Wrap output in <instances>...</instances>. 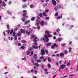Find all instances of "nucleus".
<instances>
[{
  "mask_svg": "<svg viewBox=\"0 0 78 78\" xmlns=\"http://www.w3.org/2000/svg\"><path fill=\"white\" fill-rule=\"evenodd\" d=\"M45 34H47V36L46 35H45L44 37L45 38V39H46L47 42H48V41H49L48 37H53V36L51 34H50V32L48 30H46L45 31Z\"/></svg>",
  "mask_w": 78,
  "mask_h": 78,
  "instance_id": "obj_1",
  "label": "nucleus"
},
{
  "mask_svg": "<svg viewBox=\"0 0 78 78\" xmlns=\"http://www.w3.org/2000/svg\"><path fill=\"white\" fill-rule=\"evenodd\" d=\"M25 32L27 34V36H30V34L31 33V31H29L28 32V30H27L26 31L25 30H21V33H24V34H25Z\"/></svg>",
  "mask_w": 78,
  "mask_h": 78,
  "instance_id": "obj_2",
  "label": "nucleus"
},
{
  "mask_svg": "<svg viewBox=\"0 0 78 78\" xmlns=\"http://www.w3.org/2000/svg\"><path fill=\"white\" fill-rule=\"evenodd\" d=\"M41 54L42 55V56H44L45 53V50L44 49L41 50Z\"/></svg>",
  "mask_w": 78,
  "mask_h": 78,
  "instance_id": "obj_3",
  "label": "nucleus"
},
{
  "mask_svg": "<svg viewBox=\"0 0 78 78\" xmlns=\"http://www.w3.org/2000/svg\"><path fill=\"white\" fill-rule=\"evenodd\" d=\"M52 2L53 5L55 6L56 5V2L55 0H52Z\"/></svg>",
  "mask_w": 78,
  "mask_h": 78,
  "instance_id": "obj_4",
  "label": "nucleus"
},
{
  "mask_svg": "<svg viewBox=\"0 0 78 78\" xmlns=\"http://www.w3.org/2000/svg\"><path fill=\"white\" fill-rule=\"evenodd\" d=\"M66 67V65H63L60 66V67L61 69H63Z\"/></svg>",
  "mask_w": 78,
  "mask_h": 78,
  "instance_id": "obj_5",
  "label": "nucleus"
},
{
  "mask_svg": "<svg viewBox=\"0 0 78 78\" xmlns=\"http://www.w3.org/2000/svg\"><path fill=\"white\" fill-rule=\"evenodd\" d=\"M44 24L45 23H44V20L41 21V25L42 26H44Z\"/></svg>",
  "mask_w": 78,
  "mask_h": 78,
  "instance_id": "obj_6",
  "label": "nucleus"
},
{
  "mask_svg": "<svg viewBox=\"0 0 78 78\" xmlns=\"http://www.w3.org/2000/svg\"><path fill=\"white\" fill-rule=\"evenodd\" d=\"M37 37H35L33 40L34 42H37Z\"/></svg>",
  "mask_w": 78,
  "mask_h": 78,
  "instance_id": "obj_7",
  "label": "nucleus"
},
{
  "mask_svg": "<svg viewBox=\"0 0 78 78\" xmlns=\"http://www.w3.org/2000/svg\"><path fill=\"white\" fill-rule=\"evenodd\" d=\"M30 22V20H28L27 21L25 22L24 23V25H27L28 23Z\"/></svg>",
  "mask_w": 78,
  "mask_h": 78,
  "instance_id": "obj_8",
  "label": "nucleus"
},
{
  "mask_svg": "<svg viewBox=\"0 0 78 78\" xmlns=\"http://www.w3.org/2000/svg\"><path fill=\"white\" fill-rule=\"evenodd\" d=\"M62 14L61 15V16H58L57 17V19L58 20V19H62Z\"/></svg>",
  "mask_w": 78,
  "mask_h": 78,
  "instance_id": "obj_9",
  "label": "nucleus"
},
{
  "mask_svg": "<svg viewBox=\"0 0 78 78\" xmlns=\"http://www.w3.org/2000/svg\"><path fill=\"white\" fill-rule=\"evenodd\" d=\"M32 48H33L34 49H38V47L35 45L32 46Z\"/></svg>",
  "mask_w": 78,
  "mask_h": 78,
  "instance_id": "obj_10",
  "label": "nucleus"
},
{
  "mask_svg": "<svg viewBox=\"0 0 78 78\" xmlns=\"http://www.w3.org/2000/svg\"><path fill=\"white\" fill-rule=\"evenodd\" d=\"M34 66H37V67H39V63H35L34 64Z\"/></svg>",
  "mask_w": 78,
  "mask_h": 78,
  "instance_id": "obj_11",
  "label": "nucleus"
},
{
  "mask_svg": "<svg viewBox=\"0 0 78 78\" xmlns=\"http://www.w3.org/2000/svg\"><path fill=\"white\" fill-rule=\"evenodd\" d=\"M51 44H52L51 43H47L46 44V46L47 47H50V46L51 45Z\"/></svg>",
  "mask_w": 78,
  "mask_h": 78,
  "instance_id": "obj_12",
  "label": "nucleus"
},
{
  "mask_svg": "<svg viewBox=\"0 0 78 78\" xmlns=\"http://www.w3.org/2000/svg\"><path fill=\"white\" fill-rule=\"evenodd\" d=\"M34 58L35 59V60L37 59V55L36 54H34Z\"/></svg>",
  "mask_w": 78,
  "mask_h": 78,
  "instance_id": "obj_13",
  "label": "nucleus"
},
{
  "mask_svg": "<svg viewBox=\"0 0 78 78\" xmlns=\"http://www.w3.org/2000/svg\"><path fill=\"white\" fill-rule=\"evenodd\" d=\"M21 42L22 43H23V44H26V43H27V41L25 40H21Z\"/></svg>",
  "mask_w": 78,
  "mask_h": 78,
  "instance_id": "obj_14",
  "label": "nucleus"
},
{
  "mask_svg": "<svg viewBox=\"0 0 78 78\" xmlns=\"http://www.w3.org/2000/svg\"><path fill=\"white\" fill-rule=\"evenodd\" d=\"M25 20H26V18H23L21 19V20L23 22H25Z\"/></svg>",
  "mask_w": 78,
  "mask_h": 78,
  "instance_id": "obj_15",
  "label": "nucleus"
},
{
  "mask_svg": "<svg viewBox=\"0 0 78 78\" xmlns=\"http://www.w3.org/2000/svg\"><path fill=\"white\" fill-rule=\"evenodd\" d=\"M60 56L61 57H64V54L63 53H61L60 54Z\"/></svg>",
  "mask_w": 78,
  "mask_h": 78,
  "instance_id": "obj_16",
  "label": "nucleus"
},
{
  "mask_svg": "<svg viewBox=\"0 0 78 78\" xmlns=\"http://www.w3.org/2000/svg\"><path fill=\"white\" fill-rule=\"evenodd\" d=\"M36 37V36H35L34 34H33L31 36V37L30 38V39H33V38H34V37Z\"/></svg>",
  "mask_w": 78,
  "mask_h": 78,
  "instance_id": "obj_17",
  "label": "nucleus"
},
{
  "mask_svg": "<svg viewBox=\"0 0 78 78\" xmlns=\"http://www.w3.org/2000/svg\"><path fill=\"white\" fill-rule=\"evenodd\" d=\"M48 62H51V58L50 57H48Z\"/></svg>",
  "mask_w": 78,
  "mask_h": 78,
  "instance_id": "obj_18",
  "label": "nucleus"
},
{
  "mask_svg": "<svg viewBox=\"0 0 78 78\" xmlns=\"http://www.w3.org/2000/svg\"><path fill=\"white\" fill-rule=\"evenodd\" d=\"M2 4L3 5H2V6H6V4L4 2H2Z\"/></svg>",
  "mask_w": 78,
  "mask_h": 78,
  "instance_id": "obj_19",
  "label": "nucleus"
},
{
  "mask_svg": "<svg viewBox=\"0 0 78 78\" xmlns=\"http://www.w3.org/2000/svg\"><path fill=\"white\" fill-rule=\"evenodd\" d=\"M54 45L55 47L56 48H57V47H58V44H56V43H54Z\"/></svg>",
  "mask_w": 78,
  "mask_h": 78,
  "instance_id": "obj_20",
  "label": "nucleus"
},
{
  "mask_svg": "<svg viewBox=\"0 0 78 78\" xmlns=\"http://www.w3.org/2000/svg\"><path fill=\"white\" fill-rule=\"evenodd\" d=\"M44 52H45L46 55H47L48 53V50H44Z\"/></svg>",
  "mask_w": 78,
  "mask_h": 78,
  "instance_id": "obj_21",
  "label": "nucleus"
},
{
  "mask_svg": "<svg viewBox=\"0 0 78 78\" xmlns=\"http://www.w3.org/2000/svg\"><path fill=\"white\" fill-rule=\"evenodd\" d=\"M13 31H14V29H12L11 31L10 32V34L11 35V34H12V33H13Z\"/></svg>",
  "mask_w": 78,
  "mask_h": 78,
  "instance_id": "obj_22",
  "label": "nucleus"
},
{
  "mask_svg": "<svg viewBox=\"0 0 78 78\" xmlns=\"http://www.w3.org/2000/svg\"><path fill=\"white\" fill-rule=\"evenodd\" d=\"M35 20V17H33L31 18V20L32 21H34Z\"/></svg>",
  "mask_w": 78,
  "mask_h": 78,
  "instance_id": "obj_23",
  "label": "nucleus"
},
{
  "mask_svg": "<svg viewBox=\"0 0 78 78\" xmlns=\"http://www.w3.org/2000/svg\"><path fill=\"white\" fill-rule=\"evenodd\" d=\"M42 14H43V16H45V17H47V15H46V13H45V12H43Z\"/></svg>",
  "mask_w": 78,
  "mask_h": 78,
  "instance_id": "obj_24",
  "label": "nucleus"
},
{
  "mask_svg": "<svg viewBox=\"0 0 78 78\" xmlns=\"http://www.w3.org/2000/svg\"><path fill=\"white\" fill-rule=\"evenodd\" d=\"M62 40V38H58L57 39V41H58V42H60Z\"/></svg>",
  "mask_w": 78,
  "mask_h": 78,
  "instance_id": "obj_25",
  "label": "nucleus"
},
{
  "mask_svg": "<svg viewBox=\"0 0 78 78\" xmlns=\"http://www.w3.org/2000/svg\"><path fill=\"white\" fill-rule=\"evenodd\" d=\"M68 49L69 50V53H70V52H71V50H72V48L69 47L68 48Z\"/></svg>",
  "mask_w": 78,
  "mask_h": 78,
  "instance_id": "obj_26",
  "label": "nucleus"
},
{
  "mask_svg": "<svg viewBox=\"0 0 78 78\" xmlns=\"http://www.w3.org/2000/svg\"><path fill=\"white\" fill-rule=\"evenodd\" d=\"M16 35V32L15 31H14L13 33V37L15 36Z\"/></svg>",
  "mask_w": 78,
  "mask_h": 78,
  "instance_id": "obj_27",
  "label": "nucleus"
},
{
  "mask_svg": "<svg viewBox=\"0 0 78 78\" xmlns=\"http://www.w3.org/2000/svg\"><path fill=\"white\" fill-rule=\"evenodd\" d=\"M30 7L31 8H34V5L32 4H31L30 5Z\"/></svg>",
  "mask_w": 78,
  "mask_h": 78,
  "instance_id": "obj_28",
  "label": "nucleus"
},
{
  "mask_svg": "<svg viewBox=\"0 0 78 78\" xmlns=\"http://www.w3.org/2000/svg\"><path fill=\"white\" fill-rule=\"evenodd\" d=\"M48 67L49 68H51V65H50V64L49 63L48 64Z\"/></svg>",
  "mask_w": 78,
  "mask_h": 78,
  "instance_id": "obj_29",
  "label": "nucleus"
},
{
  "mask_svg": "<svg viewBox=\"0 0 78 78\" xmlns=\"http://www.w3.org/2000/svg\"><path fill=\"white\" fill-rule=\"evenodd\" d=\"M39 15V16L41 17H43V16H42V13H40Z\"/></svg>",
  "mask_w": 78,
  "mask_h": 78,
  "instance_id": "obj_30",
  "label": "nucleus"
},
{
  "mask_svg": "<svg viewBox=\"0 0 78 78\" xmlns=\"http://www.w3.org/2000/svg\"><path fill=\"white\" fill-rule=\"evenodd\" d=\"M11 31L10 30H8V31L7 30L6 32H7V34H9L10 33V32Z\"/></svg>",
  "mask_w": 78,
  "mask_h": 78,
  "instance_id": "obj_31",
  "label": "nucleus"
},
{
  "mask_svg": "<svg viewBox=\"0 0 78 78\" xmlns=\"http://www.w3.org/2000/svg\"><path fill=\"white\" fill-rule=\"evenodd\" d=\"M20 48L23 49V50H24V49H25V47L23 46H22L20 47Z\"/></svg>",
  "mask_w": 78,
  "mask_h": 78,
  "instance_id": "obj_32",
  "label": "nucleus"
},
{
  "mask_svg": "<svg viewBox=\"0 0 78 78\" xmlns=\"http://www.w3.org/2000/svg\"><path fill=\"white\" fill-rule=\"evenodd\" d=\"M37 62H41V61L39 59H38L37 60Z\"/></svg>",
  "mask_w": 78,
  "mask_h": 78,
  "instance_id": "obj_33",
  "label": "nucleus"
},
{
  "mask_svg": "<svg viewBox=\"0 0 78 78\" xmlns=\"http://www.w3.org/2000/svg\"><path fill=\"white\" fill-rule=\"evenodd\" d=\"M51 48L52 49H54V48H55V46L53 45H52L51 46Z\"/></svg>",
  "mask_w": 78,
  "mask_h": 78,
  "instance_id": "obj_34",
  "label": "nucleus"
},
{
  "mask_svg": "<svg viewBox=\"0 0 78 78\" xmlns=\"http://www.w3.org/2000/svg\"><path fill=\"white\" fill-rule=\"evenodd\" d=\"M49 12V10L48 9H46L45 10V12Z\"/></svg>",
  "mask_w": 78,
  "mask_h": 78,
  "instance_id": "obj_35",
  "label": "nucleus"
},
{
  "mask_svg": "<svg viewBox=\"0 0 78 78\" xmlns=\"http://www.w3.org/2000/svg\"><path fill=\"white\" fill-rule=\"evenodd\" d=\"M47 60V59L46 58H44L43 59V61L44 62H45Z\"/></svg>",
  "mask_w": 78,
  "mask_h": 78,
  "instance_id": "obj_36",
  "label": "nucleus"
},
{
  "mask_svg": "<svg viewBox=\"0 0 78 78\" xmlns=\"http://www.w3.org/2000/svg\"><path fill=\"white\" fill-rule=\"evenodd\" d=\"M64 53L65 55H67V51L65 50L64 51Z\"/></svg>",
  "mask_w": 78,
  "mask_h": 78,
  "instance_id": "obj_37",
  "label": "nucleus"
},
{
  "mask_svg": "<svg viewBox=\"0 0 78 78\" xmlns=\"http://www.w3.org/2000/svg\"><path fill=\"white\" fill-rule=\"evenodd\" d=\"M33 44L34 45H36V46H37V45H38L37 43H36L35 42H34V43Z\"/></svg>",
  "mask_w": 78,
  "mask_h": 78,
  "instance_id": "obj_38",
  "label": "nucleus"
},
{
  "mask_svg": "<svg viewBox=\"0 0 78 78\" xmlns=\"http://www.w3.org/2000/svg\"><path fill=\"white\" fill-rule=\"evenodd\" d=\"M44 56H41L40 57V59H44Z\"/></svg>",
  "mask_w": 78,
  "mask_h": 78,
  "instance_id": "obj_39",
  "label": "nucleus"
},
{
  "mask_svg": "<svg viewBox=\"0 0 78 78\" xmlns=\"http://www.w3.org/2000/svg\"><path fill=\"white\" fill-rule=\"evenodd\" d=\"M21 33H20V34H19L18 33L17 34V35L18 36H21Z\"/></svg>",
  "mask_w": 78,
  "mask_h": 78,
  "instance_id": "obj_40",
  "label": "nucleus"
},
{
  "mask_svg": "<svg viewBox=\"0 0 78 78\" xmlns=\"http://www.w3.org/2000/svg\"><path fill=\"white\" fill-rule=\"evenodd\" d=\"M58 12H57L56 13H55V16H58Z\"/></svg>",
  "mask_w": 78,
  "mask_h": 78,
  "instance_id": "obj_41",
  "label": "nucleus"
},
{
  "mask_svg": "<svg viewBox=\"0 0 78 78\" xmlns=\"http://www.w3.org/2000/svg\"><path fill=\"white\" fill-rule=\"evenodd\" d=\"M23 16H24V17H26V16H27L26 13H24L23 15Z\"/></svg>",
  "mask_w": 78,
  "mask_h": 78,
  "instance_id": "obj_42",
  "label": "nucleus"
},
{
  "mask_svg": "<svg viewBox=\"0 0 78 78\" xmlns=\"http://www.w3.org/2000/svg\"><path fill=\"white\" fill-rule=\"evenodd\" d=\"M17 36H16L15 37L14 39H15V40L16 41H17Z\"/></svg>",
  "mask_w": 78,
  "mask_h": 78,
  "instance_id": "obj_43",
  "label": "nucleus"
},
{
  "mask_svg": "<svg viewBox=\"0 0 78 78\" xmlns=\"http://www.w3.org/2000/svg\"><path fill=\"white\" fill-rule=\"evenodd\" d=\"M7 12L9 14H11V12H9V11H7Z\"/></svg>",
  "mask_w": 78,
  "mask_h": 78,
  "instance_id": "obj_44",
  "label": "nucleus"
},
{
  "mask_svg": "<svg viewBox=\"0 0 78 78\" xmlns=\"http://www.w3.org/2000/svg\"><path fill=\"white\" fill-rule=\"evenodd\" d=\"M60 30V29H58V30H56V31H57L58 33H59V31Z\"/></svg>",
  "mask_w": 78,
  "mask_h": 78,
  "instance_id": "obj_45",
  "label": "nucleus"
},
{
  "mask_svg": "<svg viewBox=\"0 0 78 78\" xmlns=\"http://www.w3.org/2000/svg\"><path fill=\"white\" fill-rule=\"evenodd\" d=\"M65 45H66V44H65V43H63L61 44L62 46H63V47H64Z\"/></svg>",
  "mask_w": 78,
  "mask_h": 78,
  "instance_id": "obj_46",
  "label": "nucleus"
},
{
  "mask_svg": "<svg viewBox=\"0 0 78 78\" xmlns=\"http://www.w3.org/2000/svg\"><path fill=\"white\" fill-rule=\"evenodd\" d=\"M27 55H30V51H27Z\"/></svg>",
  "mask_w": 78,
  "mask_h": 78,
  "instance_id": "obj_47",
  "label": "nucleus"
},
{
  "mask_svg": "<svg viewBox=\"0 0 78 78\" xmlns=\"http://www.w3.org/2000/svg\"><path fill=\"white\" fill-rule=\"evenodd\" d=\"M22 12H25V13H26L27 12V11H26V10H23L22 11Z\"/></svg>",
  "mask_w": 78,
  "mask_h": 78,
  "instance_id": "obj_48",
  "label": "nucleus"
},
{
  "mask_svg": "<svg viewBox=\"0 0 78 78\" xmlns=\"http://www.w3.org/2000/svg\"><path fill=\"white\" fill-rule=\"evenodd\" d=\"M39 23L37 22L35 23V25L36 26L39 25Z\"/></svg>",
  "mask_w": 78,
  "mask_h": 78,
  "instance_id": "obj_49",
  "label": "nucleus"
},
{
  "mask_svg": "<svg viewBox=\"0 0 78 78\" xmlns=\"http://www.w3.org/2000/svg\"><path fill=\"white\" fill-rule=\"evenodd\" d=\"M18 45L19 47H20V46H21V45H22V44L19 43H18Z\"/></svg>",
  "mask_w": 78,
  "mask_h": 78,
  "instance_id": "obj_50",
  "label": "nucleus"
},
{
  "mask_svg": "<svg viewBox=\"0 0 78 78\" xmlns=\"http://www.w3.org/2000/svg\"><path fill=\"white\" fill-rule=\"evenodd\" d=\"M29 50L30 51H31V50H32V48H29Z\"/></svg>",
  "mask_w": 78,
  "mask_h": 78,
  "instance_id": "obj_51",
  "label": "nucleus"
},
{
  "mask_svg": "<svg viewBox=\"0 0 78 78\" xmlns=\"http://www.w3.org/2000/svg\"><path fill=\"white\" fill-rule=\"evenodd\" d=\"M41 67L42 69H44V66L43 65H41Z\"/></svg>",
  "mask_w": 78,
  "mask_h": 78,
  "instance_id": "obj_52",
  "label": "nucleus"
},
{
  "mask_svg": "<svg viewBox=\"0 0 78 78\" xmlns=\"http://www.w3.org/2000/svg\"><path fill=\"white\" fill-rule=\"evenodd\" d=\"M49 18L48 17H47L45 18L46 20H47V19H49Z\"/></svg>",
  "mask_w": 78,
  "mask_h": 78,
  "instance_id": "obj_53",
  "label": "nucleus"
},
{
  "mask_svg": "<svg viewBox=\"0 0 78 78\" xmlns=\"http://www.w3.org/2000/svg\"><path fill=\"white\" fill-rule=\"evenodd\" d=\"M54 9L55 10V11L57 12V8L56 7H55L54 8Z\"/></svg>",
  "mask_w": 78,
  "mask_h": 78,
  "instance_id": "obj_54",
  "label": "nucleus"
},
{
  "mask_svg": "<svg viewBox=\"0 0 78 78\" xmlns=\"http://www.w3.org/2000/svg\"><path fill=\"white\" fill-rule=\"evenodd\" d=\"M34 73L35 75H37V71L35 70L34 71Z\"/></svg>",
  "mask_w": 78,
  "mask_h": 78,
  "instance_id": "obj_55",
  "label": "nucleus"
},
{
  "mask_svg": "<svg viewBox=\"0 0 78 78\" xmlns=\"http://www.w3.org/2000/svg\"><path fill=\"white\" fill-rule=\"evenodd\" d=\"M7 29L8 30V29H9V24H7Z\"/></svg>",
  "mask_w": 78,
  "mask_h": 78,
  "instance_id": "obj_56",
  "label": "nucleus"
},
{
  "mask_svg": "<svg viewBox=\"0 0 78 78\" xmlns=\"http://www.w3.org/2000/svg\"><path fill=\"white\" fill-rule=\"evenodd\" d=\"M70 62H68L67 64V66H70Z\"/></svg>",
  "mask_w": 78,
  "mask_h": 78,
  "instance_id": "obj_57",
  "label": "nucleus"
},
{
  "mask_svg": "<svg viewBox=\"0 0 78 78\" xmlns=\"http://www.w3.org/2000/svg\"><path fill=\"white\" fill-rule=\"evenodd\" d=\"M31 63H34V61L33 60V59L32 60Z\"/></svg>",
  "mask_w": 78,
  "mask_h": 78,
  "instance_id": "obj_58",
  "label": "nucleus"
},
{
  "mask_svg": "<svg viewBox=\"0 0 78 78\" xmlns=\"http://www.w3.org/2000/svg\"><path fill=\"white\" fill-rule=\"evenodd\" d=\"M42 40L43 41H45V39L44 38V37H43L42 38Z\"/></svg>",
  "mask_w": 78,
  "mask_h": 78,
  "instance_id": "obj_59",
  "label": "nucleus"
},
{
  "mask_svg": "<svg viewBox=\"0 0 78 78\" xmlns=\"http://www.w3.org/2000/svg\"><path fill=\"white\" fill-rule=\"evenodd\" d=\"M22 6L23 7V9L25 8V7H26V6L25 5H22Z\"/></svg>",
  "mask_w": 78,
  "mask_h": 78,
  "instance_id": "obj_60",
  "label": "nucleus"
},
{
  "mask_svg": "<svg viewBox=\"0 0 78 78\" xmlns=\"http://www.w3.org/2000/svg\"><path fill=\"white\" fill-rule=\"evenodd\" d=\"M44 1H45V0H42L41 1V3H43V2H44Z\"/></svg>",
  "mask_w": 78,
  "mask_h": 78,
  "instance_id": "obj_61",
  "label": "nucleus"
},
{
  "mask_svg": "<svg viewBox=\"0 0 78 78\" xmlns=\"http://www.w3.org/2000/svg\"><path fill=\"white\" fill-rule=\"evenodd\" d=\"M8 73H9V72H5L4 73V74L5 75V74H7Z\"/></svg>",
  "mask_w": 78,
  "mask_h": 78,
  "instance_id": "obj_62",
  "label": "nucleus"
},
{
  "mask_svg": "<svg viewBox=\"0 0 78 78\" xmlns=\"http://www.w3.org/2000/svg\"><path fill=\"white\" fill-rule=\"evenodd\" d=\"M33 53H34L33 51H32L31 52V55H33Z\"/></svg>",
  "mask_w": 78,
  "mask_h": 78,
  "instance_id": "obj_63",
  "label": "nucleus"
},
{
  "mask_svg": "<svg viewBox=\"0 0 78 78\" xmlns=\"http://www.w3.org/2000/svg\"><path fill=\"white\" fill-rule=\"evenodd\" d=\"M56 76V75H55L53 76V78H55V77Z\"/></svg>",
  "mask_w": 78,
  "mask_h": 78,
  "instance_id": "obj_64",
  "label": "nucleus"
}]
</instances>
